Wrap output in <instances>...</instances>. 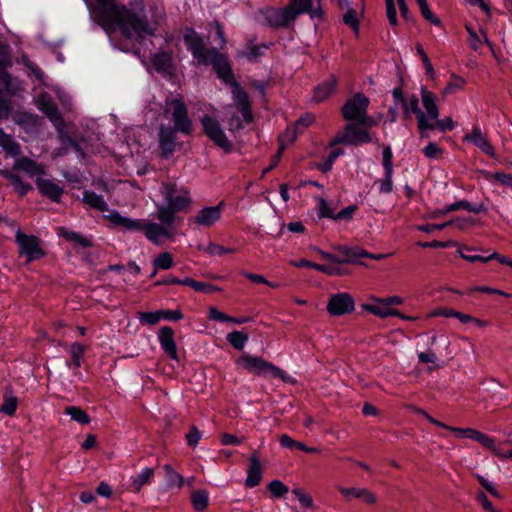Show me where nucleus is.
Returning <instances> with one entry per match:
<instances>
[{
	"label": "nucleus",
	"mask_w": 512,
	"mask_h": 512,
	"mask_svg": "<svg viewBox=\"0 0 512 512\" xmlns=\"http://www.w3.org/2000/svg\"><path fill=\"white\" fill-rule=\"evenodd\" d=\"M85 1L108 34L119 30L123 36L134 40L153 36L164 16L163 8L158 5L147 11L127 8L115 0Z\"/></svg>",
	"instance_id": "f257e3e1"
},
{
	"label": "nucleus",
	"mask_w": 512,
	"mask_h": 512,
	"mask_svg": "<svg viewBox=\"0 0 512 512\" xmlns=\"http://www.w3.org/2000/svg\"><path fill=\"white\" fill-rule=\"evenodd\" d=\"M111 223L129 231H142L145 237L154 243L160 245L165 238H171L172 232L162 224L147 222L145 220H135L122 216L118 211H113L105 216Z\"/></svg>",
	"instance_id": "f03ea898"
},
{
	"label": "nucleus",
	"mask_w": 512,
	"mask_h": 512,
	"mask_svg": "<svg viewBox=\"0 0 512 512\" xmlns=\"http://www.w3.org/2000/svg\"><path fill=\"white\" fill-rule=\"evenodd\" d=\"M446 430L455 433L458 438H469L477 441L501 460H512V439L497 442L494 438L472 428L447 426Z\"/></svg>",
	"instance_id": "7ed1b4c3"
},
{
	"label": "nucleus",
	"mask_w": 512,
	"mask_h": 512,
	"mask_svg": "<svg viewBox=\"0 0 512 512\" xmlns=\"http://www.w3.org/2000/svg\"><path fill=\"white\" fill-rule=\"evenodd\" d=\"M239 369L264 378L285 379V372L262 357L243 353L235 361Z\"/></svg>",
	"instance_id": "20e7f679"
},
{
	"label": "nucleus",
	"mask_w": 512,
	"mask_h": 512,
	"mask_svg": "<svg viewBox=\"0 0 512 512\" xmlns=\"http://www.w3.org/2000/svg\"><path fill=\"white\" fill-rule=\"evenodd\" d=\"M232 99L242 114V120L233 116L228 122L229 130L234 132L243 128L244 123H250L253 116L248 95L237 83H232Z\"/></svg>",
	"instance_id": "39448f33"
},
{
	"label": "nucleus",
	"mask_w": 512,
	"mask_h": 512,
	"mask_svg": "<svg viewBox=\"0 0 512 512\" xmlns=\"http://www.w3.org/2000/svg\"><path fill=\"white\" fill-rule=\"evenodd\" d=\"M164 116L174 123V129L184 134H189L192 129V121L188 117L185 104L181 99H171L166 101Z\"/></svg>",
	"instance_id": "423d86ee"
},
{
	"label": "nucleus",
	"mask_w": 512,
	"mask_h": 512,
	"mask_svg": "<svg viewBox=\"0 0 512 512\" xmlns=\"http://www.w3.org/2000/svg\"><path fill=\"white\" fill-rule=\"evenodd\" d=\"M160 192L165 203L174 211H183L192 204L190 192L184 187H177L173 183L165 182L162 184Z\"/></svg>",
	"instance_id": "0eeeda50"
},
{
	"label": "nucleus",
	"mask_w": 512,
	"mask_h": 512,
	"mask_svg": "<svg viewBox=\"0 0 512 512\" xmlns=\"http://www.w3.org/2000/svg\"><path fill=\"white\" fill-rule=\"evenodd\" d=\"M312 0H291L290 4L280 9L275 14V22L277 25H286L293 21L298 15L309 13L312 18L320 16V12L311 11Z\"/></svg>",
	"instance_id": "6e6552de"
},
{
	"label": "nucleus",
	"mask_w": 512,
	"mask_h": 512,
	"mask_svg": "<svg viewBox=\"0 0 512 512\" xmlns=\"http://www.w3.org/2000/svg\"><path fill=\"white\" fill-rule=\"evenodd\" d=\"M187 49L201 65L209 64L211 49L205 47L203 38L192 29H186L183 35Z\"/></svg>",
	"instance_id": "1a4fd4ad"
},
{
	"label": "nucleus",
	"mask_w": 512,
	"mask_h": 512,
	"mask_svg": "<svg viewBox=\"0 0 512 512\" xmlns=\"http://www.w3.org/2000/svg\"><path fill=\"white\" fill-rule=\"evenodd\" d=\"M15 240L19 246L20 255L26 257L27 262H32L44 256V251L36 236L27 235L18 230L15 234Z\"/></svg>",
	"instance_id": "9d476101"
},
{
	"label": "nucleus",
	"mask_w": 512,
	"mask_h": 512,
	"mask_svg": "<svg viewBox=\"0 0 512 512\" xmlns=\"http://www.w3.org/2000/svg\"><path fill=\"white\" fill-rule=\"evenodd\" d=\"M201 124L205 134L220 148L229 152L231 150V142L226 137L219 122L209 116H204L201 119Z\"/></svg>",
	"instance_id": "9b49d317"
},
{
	"label": "nucleus",
	"mask_w": 512,
	"mask_h": 512,
	"mask_svg": "<svg viewBox=\"0 0 512 512\" xmlns=\"http://www.w3.org/2000/svg\"><path fill=\"white\" fill-rule=\"evenodd\" d=\"M368 106L369 99L365 95L357 93L351 99L347 100L343 106V117L349 121H358L364 113L367 112Z\"/></svg>",
	"instance_id": "f8f14e48"
},
{
	"label": "nucleus",
	"mask_w": 512,
	"mask_h": 512,
	"mask_svg": "<svg viewBox=\"0 0 512 512\" xmlns=\"http://www.w3.org/2000/svg\"><path fill=\"white\" fill-rule=\"evenodd\" d=\"M355 308L352 296L346 292L334 294L327 304V311L332 316H341L351 313Z\"/></svg>",
	"instance_id": "ddd939ff"
},
{
	"label": "nucleus",
	"mask_w": 512,
	"mask_h": 512,
	"mask_svg": "<svg viewBox=\"0 0 512 512\" xmlns=\"http://www.w3.org/2000/svg\"><path fill=\"white\" fill-rule=\"evenodd\" d=\"M335 143H345L350 145H361L371 142L369 133L354 124H348L342 134L337 135Z\"/></svg>",
	"instance_id": "4468645a"
},
{
	"label": "nucleus",
	"mask_w": 512,
	"mask_h": 512,
	"mask_svg": "<svg viewBox=\"0 0 512 512\" xmlns=\"http://www.w3.org/2000/svg\"><path fill=\"white\" fill-rule=\"evenodd\" d=\"M223 208V202L215 206L204 207L197 212L193 221L198 227H212L221 219Z\"/></svg>",
	"instance_id": "2eb2a0df"
},
{
	"label": "nucleus",
	"mask_w": 512,
	"mask_h": 512,
	"mask_svg": "<svg viewBox=\"0 0 512 512\" xmlns=\"http://www.w3.org/2000/svg\"><path fill=\"white\" fill-rule=\"evenodd\" d=\"M402 107L405 115H409L410 113L416 115L420 132L423 133L426 130L434 129L432 122L427 120L426 114L420 109L417 96L411 95L405 98V100H403Z\"/></svg>",
	"instance_id": "dca6fc26"
},
{
	"label": "nucleus",
	"mask_w": 512,
	"mask_h": 512,
	"mask_svg": "<svg viewBox=\"0 0 512 512\" xmlns=\"http://www.w3.org/2000/svg\"><path fill=\"white\" fill-rule=\"evenodd\" d=\"M37 106L41 111H43L47 115V117L51 120V122L59 131V133L62 135L63 120L56 105L52 102L49 95L46 93L40 94V96L37 99Z\"/></svg>",
	"instance_id": "f3484780"
},
{
	"label": "nucleus",
	"mask_w": 512,
	"mask_h": 512,
	"mask_svg": "<svg viewBox=\"0 0 512 512\" xmlns=\"http://www.w3.org/2000/svg\"><path fill=\"white\" fill-rule=\"evenodd\" d=\"M177 129L161 126L159 129V146L165 157L172 155L176 148Z\"/></svg>",
	"instance_id": "a211bd4d"
},
{
	"label": "nucleus",
	"mask_w": 512,
	"mask_h": 512,
	"mask_svg": "<svg viewBox=\"0 0 512 512\" xmlns=\"http://www.w3.org/2000/svg\"><path fill=\"white\" fill-rule=\"evenodd\" d=\"M13 167L16 170L25 172L29 177H36V180L46 174L45 167L42 164L28 157L17 158Z\"/></svg>",
	"instance_id": "6ab92c4d"
},
{
	"label": "nucleus",
	"mask_w": 512,
	"mask_h": 512,
	"mask_svg": "<svg viewBox=\"0 0 512 512\" xmlns=\"http://www.w3.org/2000/svg\"><path fill=\"white\" fill-rule=\"evenodd\" d=\"M363 309L380 318L400 315L398 310L388 305L385 298H374L370 303L364 304Z\"/></svg>",
	"instance_id": "aec40b11"
},
{
	"label": "nucleus",
	"mask_w": 512,
	"mask_h": 512,
	"mask_svg": "<svg viewBox=\"0 0 512 512\" xmlns=\"http://www.w3.org/2000/svg\"><path fill=\"white\" fill-rule=\"evenodd\" d=\"M464 141L473 143L482 152L489 156H494V148L487 139L486 135L483 134L480 127L473 126L470 133L466 134L463 138Z\"/></svg>",
	"instance_id": "412c9836"
},
{
	"label": "nucleus",
	"mask_w": 512,
	"mask_h": 512,
	"mask_svg": "<svg viewBox=\"0 0 512 512\" xmlns=\"http://www.w3.org/2000/svg\"><path fill=\"white\" fill-rule=\"evenodd\" d=\"M158 340L164 352L174 360L178 359L177 346L174 341V331L170 327H162L158 332Z\"/></svg>",
	"instance_id": "4be33fe9"
},
{
	"label": "nucleus",
	"mask_w": 512,
	"mask_h": 512,
	"mask_svg": "<svg viewBox=\"0 0 512 512\" xmlns=\"http://www.w3.org/2000/svg\"><path fill=\"white\" fill-rule=\"evenodd\" d=\"M209 63H211L216 70L217 74L220 78H222L225 81H229L232 77V71L229 65V62L223 54L216 51V49H211L210 52V60Z\"/></svg>",
	"instance_id": "5701e85b"
},
{
	"label": "nucleus",
	"mask_w": 512,
	"mask_h": 512,
	"mask_svg": "<svg viewBox=\"0 0 512 512\" xmlns=\"http://www.w3.org/2000/svg\"><path fill=\"white\" fill-rule=\"evenodd\" d=\"M338 490L347 501L361 499L367 504H374L376 502L375 495L366 488H345L340 486Z\"/></svg>",
	"instance_id": "b1692460"
},
{
	"label": "nucleus",
	"mask_w": 512,
	"mask_h": 512,
	"mask_svg": "<svg viewBox=\"0 0 512 512\" xmlns=\"http://www.w3.org/2000/svg\"><path fill=\"white\" fill-rule=\"evenodd\" d=\"M315 120L313 114L306 113L304 114L293 126V128H288L284 135L281 138H284L285 141L291 143L293 142L298 134L303 133L304 129L309 127Z\"/></svg>",
	"instance_id": "393cba45"
},
{
	"label": "nucleus",
	"mask_w": 512,
	"mask_h": 512,
	"mask_svg": "<svg viewBox=\"0 0 512 512\" xmlns=\"http://www.w3.org/2000/svg\"><path fill=\"white\" fill-rule=\"evenodd\" d=\"M36 185L41 194L53 201H59L63 194V189L51 180L38 178L36 180Z\"/></svg>",
	"instance_id": "a878e982"
},
{
	"label": "nucleus",
	"mask_w": 512,
	"mask_h": 512,
	"mask_svg": "<svg viewBox=\"0 0 512 512\" xmlns=\"http://www.w3.org/2000/svg\"><path fill=\"white\" fill-rule=\"evenodd\" d=\"M262 479V466L260 464L259 458L256 455H252L250 458V464L247 470V477L245 480V485L247 487L253 488L257 486Z\"/></svg>",
	"instance_id": "bb28decb"
},
{
	"label": "nucleus",
	"mask_w": 512,
	"mask_h": 512,
	"mask_svg": "<svg viewBox=\"0 0 512 512\" xmlns=\"http://www.w3.org/2000/svg\"><path fill=\"white\" fill-rule=\"evenodd\" d=\"M82 200L87 206L91 208H94L102 213L108 212L107 215L114 211L109 210L108 204L105 202L103 197L93 191H84Z\"/></svg>",
	"instance_id": "cd10ccee"
},
{
	"label": "nucleus",
	"mask_w": 512,
	"mask_h": 512,
	"mask_svg": "<svg viewBox=\"0 0 512 512\" xmlns=\"http://www.w3.org/2000/svg\"><path fill=\"white\" fill-rule=\"evenodd\" d=\"M421 97L423 106L427 112V120H437L439 117V110L434 95L430 91H427L424 88H422Z\"/></svg>",
	"instance_id": "c85d7f7f"
},
{
	"label": "nucleus",
	"mask_w": 512,
	"mask_h": 512,
	"mask_svg": "<svg viewBox=\"0 0 512 512\" xmlns=\"http://www.w3.org/2000/svg\"><path fill=\"white\" fill-rule=\"evenodd\" d=\"M337 84V78L332 75L323 84L314 89L313 100L316 102L324 101L334 91Z\"/></svg>",
	"instance_id": "c756f323"
},
{
	"label": "nucleus",
	"mask_w": 512,
	"mask_h": 512,
	"mask_svg": "<svg viewBox=\"0 0 512 512\" xmlns=\"http://www.w3.org/2000/svg\"><path fill=\"white\" fill-rule=\"evenodd\" d=\"M0 147L12 157H17L21 154L20 145L9 134H6L0 129Z\"/></svg>",
	"instance_id": "7c9ffc66"
},
{
	"label": "nucleus",
	"mask_w": 512,
	"mask_h": 512,
	"mask_svg": "<svg viewBox=\"0 0 512 512\" xmlns=\"http://www.w3.org/2000/svg\"><path fill=\"white\" fill-rule=\"evenodd\" d=\"M163 470L166 479V487L169 489H181L184 483L183 477L170 464H165Z\"/></svg>",
	"instance_id": "2f4dec72"
},
{
	"label": "nucleus",
	"mask_w": 512,
	"mask_h": 512,
	"mask_svg": "<svg viewBox=\"0 0 512 512\" xmlns=\"http://www.w3.org/2000/svg\"><path fill=\"white\" fill-rule=\"evenodd\" d=\"M152 63L158 71L169 73L173 69V58L168 52H160L156 54L152 59Z\"/></svg>",
	"instance_id": "473e14b6"
},
{
	"label": "nucleus",
	"mask_w": 512,
	"mask_h": 512,
	"mask_svg": "<svg viewBox=\"0 0 512 512\" xmlns=\"http://www.w3.org/2000/svg\"><path fill=\"white\" fill-rule=\"evenodd\" d=\"M58 234L65 238L69 242H73L81 247H90L92 245L91 240L82 236L81 234L68 230L64 227L58 229Z\"/></svg>",
	"instance_id": "72a5a7b5"
},
{
	"label": "nucleus",
	"mask_w": 512,
	"mask_h": 512,
	"mask_svg": "<svg viewBox=\"0 0 512 512\" xmlns=\"http://www.w3.org/2000/svg\"><path fill=\"white\" fill-rule=\"evenodd\" d=\"M291 265H293L294 267H309V268H313L319 272H323L325 274H328V275H337V274H340V270L336 267H330V266H326V265H321V264H317V263H313V262H310L306 259H301L299 261H291L290 262Z\"/></svg>",
	"instance_id": "f704fd0d"
},
{
	"label": "nucleus",
	"mask_w": 512,
	"mask_h": 512,
	"mask_svg": "<svg viewBox=\"0 0 512 512\" xmlns=\"http://www.w3.org/2000/svg\"><path fill=\"white\" fill-rule=\"evenodd\" d=\"M155 471L153 468L145 467L141 472L132 479V486L136 492H139L144 485L151 482Z\"/></svg>",
	"instance_id": "c9c22d12"
},
{
	"label": "nucleus",
	"mask_w": 512,
	"mask_h": 512,
	"mask_svg": "<svg viewBox=\"0 0 512 512\" xmlns=\"http://www.w3.org/2000/svg\"><path fill=\"white\" fill-rule=\"evenodd\" d=\"M178 211H174L171 209L169 205H158L157 206V218L161 222L162 225L167 227H171L176 219L175 213Z\"/></svg>",
	"instance_id": "e433bc0d"
},
{
	"label": "nucleus",
	"mask_w": 512,
	"mask_h": 512,
	"mask_svg": "<svg viewBox=\"0 0 512 512\" xmlns=\"http://www.w3.org/2000/svg\"><path fill=\"white\" fill-rule=\"evenodd\" d=\"M280 444L283 447H286V448H289V449L296 448V449L305 451L307 453H317V452H319V450L317 448H315V447H308L304 443L292 439L287 434H283L280 437Z\"/></svg>",
	"instance_id": "4c0bfd02"
},
{
	"label": "nucleus",
	"mask_w": 512,
	"mask_h": 512,
	"mask_svg": "<svg viewBox=\"0 0 512 512\" xmlns=\"http://www.w3.org/2000/svg\"><path fill=\"white\" fill-rule=\"evenodd\" d=\"M4 176L11 182L15 190L20 195H25L32 190V186L29 183L23 181L17 174L5 172Z\"/></svg>",
	"instance_id": "58836bf2"
},
{
	"label": "nucleus",
	"mask_w": 512,
	"mask_h": 512,
	"mask_svg": "<svg viewBox=\"0 0 512 512\" xmlns=\"http://www.w3.org/2000/svg\"><path fill=\"white\" fill-rule=\"evenodd\" d=\"M192 505L198 512L204 511L209 504V495L205 490H198L192 494L191 497Z\"/></svg>",
	"instance_id": "ea45409f"
},
{
	"label": "nucleus",
	"mask_w": 512,
	"mask_h": 512,
	"mask_svg": "<svg viewBox=\"0 0 512 512\" xmlns=\"http://www.w3.org/2000/svg\"><path fill=\"white\" fill-rule=\"evenodd\" d=\"M65 414L69 415L72 420L79 424L86 425L90 423L89 415L81 408L76 406H68L65 408Z\"/></svg>",
	"instance_id": "a19ab883"
},
{
	"label": "nucleus",
	"mask_w": 512,
	"mask_h": 512,
	"mask_svg": "<svg viewBox=\"0 0 512 512\" xmlns=\"http://www.w3.org/2000/svg\"><path fill=\"white\" fill-rule=\"evenodd\" d=\"M181 282L182 285L190 286L191 288L198 292L212 293L218 290L217 287H214L205 282L195 281L190 277H185L184 279L181 280Z\"/></svg>",
	"instance_id": "79ce46f5"
},
{
	"label": "nucleus",
	"mask_w": 512,
	"mask_h": 512,
	"mask_svg": "<svg viewBox=\"0 0 512 512\" xmlns=\"http://www.w3.org/2000/svg\"><path fill=\"white\" fill-rule=\"evenodd\" d=\"M174 265V259L171 253L162 252L153 260L155 270H168Z\"/></svg>",
	"instance_id": "37998d69"
},
{
	"label": "nucleus",
	"mask_w": 512,
	"mask_h": 512,
	"mask_svg": "<svg viewBox=\"0 0 512 512\" xmlns=\"http://www.w3.org/2000/svg\"><path fill=\"white\" fill-rule=\"evenodd\" d=\"M85 352V347L78 343H73L69 347V353L71 355V362H67V366L73 365L76 369L81 366V358L83 357Z\"/></svg>",
	"instance_id": "c03bdc74"
},
{
	"label": "nucleus",
	"mask_w": 512,
	"mask_h": 512,
	"mask_svg": "<svg viewBox=\"0 0 512 512\" xmlns=\"http://www.w3.org/2000/svg\"><path fill=\"white\" fill-rule=\"evenodd\" d=\"M339 251L345 255V258L342 260V263H352L355 262L356 259L365 257L368 255V252L360 249V248H348L341 247Z\"/></svg>",
	"instance_id": "a18cd8bd"
},
{
	"label": "nucleus",
	"mask_w": 512,
	"mask_h": 512,
	"mask_svg": "<svg viewBox=\"0 0 512 512\" xmlns=\"http://www.w3.org/2000/svg\"><path fill=\"white\" fill-rule=\"evenodd\" d=\"M227 341L237 350H242L247 341L248 335L241 331H233L227 335Z\"/></svg>",
	"instance_id": "49530a36"
},
{
	"label": "nucleus",
	"mask_w": 512,
	"mask_h": 512,
	"mask_svg": "<svg viewBox=\"0 0 512 512\" xmlns=\"http://www.w3.org/2000/svg\"><path fill=\"white\" fill-rule=\"evenodd\" d=\"M342 154L343 151L341 149L331 151L328 157L318 164V169L323 173H327L332 169L335 160Z\"/></svg>",
	"instance_id": "de8ad7c7"
},
{
	"label": "nucleus",
	"mask_w": 512,
	"mask_h": 512,
	"mask_svg": "<svg viewBox=\"0 0 512 512\" xmlns=\"http://www.w3.org/2000/svg\"><path fill=\"white\" fill-rule=\"evenodd\" d=\"M393 170H384V177L377 183L379 186V192L382 194H388L392 191L393 187Z\"/></svg>",
	"instance_id": "09e8293b"
},
{
	"label": "nucleus",
	"mask_w": 512,
	"mask_h": 512,
	"mask_svg": "<svg viewBox=\"0 0 512 512\" xmlns=\"http://www.w3.org/2000/svg\"><path fill=\"white\" fill-rule=\"evenodd\" d=\"M268 489L276 498L283 497L289 491L288 487L279 480L271 481L268 485Z\"/></svg>",
	"instance_id": "8fccbe9b"
},
{
	"label": "nucleus",
	"mask_w": 512,
	"mask_h": 512,
	"mask_svg": "<svg viewBox=\"0 0 512 512\" xmlns=\"http://www.w3.org/2000/svg\"><path fill=\"white\" fill-rule=\"evenodd\" d=\"M292 493L295 495L300 504L305 508L313 507V499L312 497L306 493L303 489L297 487L294 488Z\"/></svg>",
	"instance_id": "3c124183"
},
{
	"label": "nucleus",
	"mask_w": 512,
	"mask_h": 512,
	"mask_svg": "<svg viewBox=\"0 0 512 512\" xmlns=\"http://www.w3.org/2000/svg\"><path fill=\"white\" fill-rule=\"evenodd\" d=\"M487 179L491 182L495 181L502 185L512 188V175L506 173H489Z\"/></svg>",
	"instance_id": "603ef678"
},
{
	"label": "nucleus",
	"mask_w": 512,
	"mask_h": 512,
	"mask_svg": "<svg viewBox=\"0 0 512 512\" xmlns=\"http://www.w3.org/2000/svg\"><path fill=\"white\" fill-rule=\"evenodd\" d=\"M419 8L422 16L434 25H439L440 20L432 13L426 0H419Z\"/></svg>",
	"instance_id": "864d4df0"
},
{
	"label": "nucleus",
	"mask_w": 512,
	"mask_h": 512,
	"mask_svg": "<svg viewBox=\"0 0 512 512\" xmlns=\"http://www.w3.org/2000/svg\"><path fill=\"white\" fill-rule=\"evenodd\" d=\"M465 84V81L463 78L459 76H453L448 83V85L443 90L444 94H451L458 90H461Z\"/></svg>",
	"instance_id": "5fc2aeb1"
},
{
	"label": "nucleus",
	"mask_w": 512,
	"mask_h": 512,
	"mask_svg": "<svg viewBox=\"0 0 512 512\" xmlns=\"http://www.w3.org/2000/svg\"><path fill=\"white\" fill-rule=\"evenodd\" d=\"M139 320L141 323L154 325L161 320L160 311L140 313Z\"/></svg>",
	"instance_id": "6e6d98bb"
},
{
	"label": "nucleus",
	"mask_w": 512,
	"mask_h": 512,
	"mask_svg": "<svg viewBox=\"0 0 512 512\" xmlns=\"http://www.w3.org/2000/svg\"><path fill=\"white\" fill-rule=\"evenodd\" d=\"M385 6H386V15H387L389 23L392 26H396L398 24V19H397V12H396L394 0H385Z\"/></svg>",
	"instance_id": "4d7b16f0"
},
{
	"label": "nucleus",
	"mask_w": 512,
	"mask_h": 512,
	"mask_svg": "<svg viewBox=\"0 0 512 512\" xmlns=\"http://www.w3.org/2000/svg\"><path fill=\"white\" fill-rule=\"evenodd\" d=\"M423 153L429 159H437L443 153V150L436 143L430 142L424 147Z\"/></svg>",
	"instance_id": "13d9d810"
},
{
	"label": "nucleus",
	"mask_w": 512,
	"mask_h": 512,
	"mask_svg": "<svg viewBox=\"0 0 512 512\" xmlns=\"http://www.w3.org/2000/svg\"><path fill=\"white\" fill-rule=\"evenodd\" d=\"M318 210H319L320 217L334 219L335 214L333 213L332 208L330 207L329 203L325 199H319Z\"/></svg>",
	"instance_id": "bf43d9fd"
},
{
	"label": "nucleus",
	"mask_w": 512,
	"mask_h": 512,
	"mask_svg": "<svg viewBox=\"0 0 512 512\" xmlns=\"http://www.w3.org/2000/svg\"><path fill=\"white\" fill-rule=\"evenodd\" d=\"M418 361L420 363L432 364L437 367L438 357L432 350H429L427 352H419Z\"/></svg>",
	"instance_id": "052dcab7"
},
{
	"label": "nucleus",
	"mask_w": 512,
	"mask_h": 512,
	"mask_svg": "<svg viewBox=\"0 0 512 512\" xmlns=\"http://www.w3.org/2000/svg\"><path fill=\"white\" fill-rule=\"evenodd\" d=\"M343 20H344L345 24L352 27L355 31L358 30V19H357L356 11H354L353 9H349L345 13Z\"/></svg>",
	"instance_id": "680f3d73"
},
{
	"label": "nucleus",
	"mask_w": 512,
	"mask_h": 512,
	"mask_svg": "<svg viewBox=\"0 0 512 512\" xmlns=\"http://www.w3.org/2000/svg\"><path fill=\"white\" fill-rule=\"evenodd\" d=\"M382 158H383L384 170H393V163H392L393 153H392L390 146L384 147L383 153H382Z\"/></svg>",
	"instance_id": "e2e57ef3"
},
{
	"label": "nucleus",
	"mask_w": 512,
	"mask_h": 512,
	"mask_svg": "<svg viewBox=\"0 0 512 512\" xmlns=\"http://www.w3.org/2000/svg\"><path fill=\"white\" fill-rule=\"evenodd\" d=\"M161 319L178 321L183 318V314L180 310H159Z\"/></svg>",
	"instance_id": "0e129e2a"
},
{
	"label": "nucleus",
	"mask_w": 512,
	"mask_h": 512,
	"mask_svg": "<svg viewBox=\"0 0 512 512\" xmlns=\"http://www.w3.org/2000/svg\"><path fill=\"white\" fill-rule=\"evenodd\" d=\"M201 439V432L196 428L192 427L191 430L186 434L187 444L195 447Z\"/></svg>",
	"instance_id": "69168bd1"
},
{
	"label": "nucleus",
	"mask_w": 512,
	"mask_h": 512,
	"mask_svg": "<svg viewBox=\"0 0 512 512\" xmlns=\"http://www.w3.org/2000/svg\"><path fill=\"white\" fill-rule=\"evenodd\" d=\"M17 408V401L15 398H8L5 400L4 404L0 408V411L7 414L13 415Z\"/></svg>",
	"instance_id": "338daca9"
},
{
	"label": "nucleus",
	"mask_w": 512,
	"mask_h": 512,
	"mask_svg": "<svg viewBox=\"0 0 512 512\" xmlns=\"http://www.w3.org/2000/svg\"><path fill=\"white\" fill-rule=\"evenodd\" d=\"M209 316L211 319L219 322H228L232 320V317L228 316L224 312L212 307L209 310Z\"/></svg>",
	"instance_id": "774afa93"
}]
</instances>
